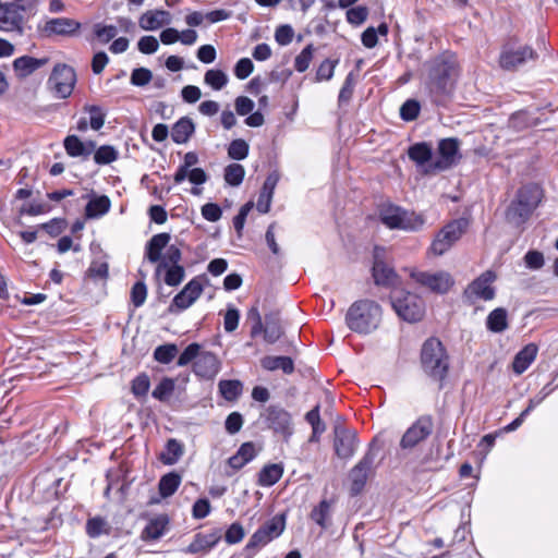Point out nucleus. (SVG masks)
Returning a JSON list of instances; mask_svg holds the SVG:
<instances>
[{"instance_id": "37998d69", "label": "nucleus", "mask_w": 558, "mask_h": 558, "mask_svg": "<svg viewBox=\"0 0 558 558\" xmlns=\"http://www.w3.org/2000/svg\"><path fill=\"white\" fill-rule=\"evenodd\" d=\"M272 537L260 526L250 538L245 546V550L250 553V557L260 547L267 545Z\"/></svg>"}, {"instance_id": "bf43d9fd", "label": "nucleus", "mask_w": 558, "mask_h": 558, "mask_svg": "<svg viewBox=\"0 0 558 558\" xmlns=\"http://www.w3.org/2000/svg\"><path fill=\"white\" fill-rule=\"evenodd\" d=\"M149 377L145 373H142L138 376H136L132 381V392L135 397L146 396L149 390Z\"/></svg>"}, {"instance_id": "de8ad7c7", "label": "nucleus", "mask_w": 558, "mask_h": 558, "mask_svg": "<svg viewBox=\"0 0 558 558\" xmlns=\"http://www.w3.org/2000/svg\"><path fill=\"white\" fill-rule=\"evenodd\" d=\"M204 82L213 89L220 90L227 85L228 76L221 70L210 69L205 73Z\"/></svg>"}, {"instance_id": "c9c22d12", "label": "nucleus", "mask_w": 558, "mask_h": 558, "mask_svg": "<svg viewBox=\"0 0 558 558\" xmlns=\"http://www.w3.org/2000/svg\"><path fill=\"white\" fill-rule=\"evenodd\" d=\"M409 158L417 166L427 165L433 156L432 146L425 142L416 143L410 146L408 150Z\"/></svg>"}, {"instance_id": "a18cd8bd", "label": "nucleus", "mask_w": 558, "mask_h": 558, "mask_svg": "<svg viewBox=\"0 0 558 558\" xmlns=\"http://www.w3.org/2000/svg\"><path fill=\"white\" fill-rule=\"evenodd\" d=\"M198 162V156L194 151H189L184 155L183 163L178 168L174 173V182L177 184L182 183L189 173V170Z\"/></svg>"}, {"instance_id": "7ed1b4c3", "label": "nucleus", "mask_w": 558, "mask_h": 558, "mask_svg": "<svg viewBox=\"0 0 558 558\" xmlns=\"http://www.w3.org/2000/svg\"><path fill=\"white\" fill-rule=\"evenodd\" d=\"M543 196V190L537 184L522 186L506 210L507 220L518 227L523 225L537 208Z\"/></svg>"}, {"instance_id": "6e6d98bb", "label": "nucleus", "mask_w": 558, "mask_h": 558, "mask_svg": "<svg viewBox=\"0 0 558 558\" xmlns=\"http://www.w3.org/2000/svg\"><path fill=\"white\" fill-rule=\"evenodd\" d=\"M420 102L415 99H408L400 108V117L403 121H413L418 117Z\"/></svg>"}, {"instance_id": "f3484780", "label": "nucleus", "mask_w": 558, "mask_h": 558, "mask_svg": "<svg viewBox=\"0 0 558 558\" xmlns=\"http://www.w3.org/2000/svg\"><path fill=\"white\" fill-rule=\"evenodd\" d=\"M33 9V4L3 2L0 8V29L4 32H22V12Z\"/></svg>"}, {"instance_id": "0eeeda50", "label": "nucleus", "mask_w": 558, "mask_h": 558, "mask_svg": "<svg viewBox=\"0 0 558 558\" xmlns=\"http://www.w3.org/2000/svg\"><path fill=\"white\" fill-rule=\"evenodd\" d=\"M459 149L460 141L458 138L440 140L437 147L438 157L427 165L425 173L445 171L453 167L461 158Z\"/></svg>"}, {"instance_id": "2f4dec72", "label": "nucleus", "mask_w": 558, "mask_h": 558, "mask_svg": "<svg viewBox=\"0 0 558 558\" xmlns=\"http://www.w3.org/2000/svg\"><path fill=\"white\" fill-rule=\"evenodd\" d=\"M508 326V313L504 307L493 310L486 318V328L492 332H504Z\"/></svg>"}, {"instance_id": "4d7b16f0", "label": "nucleus", "mask_w": 558, "mask_h": 558, "mask_svg": "<svg viewBox=\"0 0 558 558\" xmlns=\"http://www.w3.org/2000/svg\"><path fill=\"white\" fill-rule=\"evenodd\" d=\"M201 353V345L196 342L189 344L184 351L180 354L177 365L186 366L192 361H196Z\"/></svg>"}, {"instance_id": "aec40b11", "label": "nucleus", "mask_w": 558, "mask_h": 558, "mask_svg": "<svg viewBox=\"0 0 558 558\" xmlns=\"http://www.w3.org/2000/svg\"><path fill=\"white\" fill-rule=\"evenodd\" d=\"M220 368L217 356L211 352H201L197 360L193 364L195 375L210 379L215 377Z\"/></svg>"}, {"instance_id": "79ce46f5", "label": "nucleus", "mask_w": 558, "mask_h": 558, "mask_svg": "<svg viewBox=\"0 0 558 558\" xmlns=\"http://www.w3.org/2000/svg\"><path fill=\"white\" fill-rule=\"evenodd\" d=\"M93 153L94 161L99 166L109 165L119 158V151L111 145H102Z\"/></svg>"}, {"instance_id": "c85d7f7f", "label": "nucleus", "mask_w": 558, "mask_h": 558, "mask_svg": "<svg viewBox=\"0 0 558 558\" xmlns=\"http://www.w3.org/2000/svg\"><path fill=\"white\" fill-rule=\"evenodd\" d=\"M537 351L538 348L535 343H529L521 349L513 359V372L518 375L524 373L536 359Z\"/></svg>"}, {"instance_id": "1a4fd4ad", "label": "nucleus", "mask_w": 558, "mask_h": 558, "mask_svg": "<svg viewBox=\"0 0 558 558\" xmlns=\"http://www.w3.org/2000/svg\"><path fill=\"white\" fill-rule=\"evenodd\" d=\"M466 221L463 219L452 220L447 223L435 236L430 251L440 256L451 248L460 240L465 231Z\"/></svg>"}, {"instance_id": "20e7f679", "label": "nucleus", "mask_w": 558, "mask_h": 558, "mask_svg": "<svg viewBox=\"0 0 558 558\" xmlns=\"http://www.w3.org/2000/svg\"><path fill=\"white\" fill-rule=\"evenodd\" d=\"M345 319L351 330L369 333L378 327L381 320V308L371 300L357 301L350 306Z\"/></svg>"}, {"instance_id": "774afa93", "label": "nucleus", "mask_w": 558, "mask_h": 558, "mask_svg": "<svg viewBox=\"0 0 558 558\" xmlns=\"http://www.w3.org/2000/svg\"><path fill=\"white\" fill-rule=\"evenodd\" d=\"M244 535L243 526L240 523L234 522L226 531L225 541L228 544H236L243 539Z\"/></svg>"}, {"instance_id": "4be33fe9", "label": "nucleus", "mask_w": 558, "mask_h": 558, "mask_svg": "<svg viewBox=\"0 0 558 558\" xmlns=\"http://www.w3.org/2000/svg\"><path fill=\"white\" fill-rule=\"evenodd\" d=\"M221 538V533L219 530H215L208 534L197 533L194 536L192 543L184 549L186 554H198V553H208L211 548H214Z\"/></svg>"}, {"instance_id": "cd10ccee", "label": "nucleus", "mask_w": 558, "mask_h": 558, "mask_svg": "<svg viewBox=\"0 0 558 558\" xmlns=\"http://www.w3.org/2000/svg\"><path fill=\"white\" fill-rule=\"evenodd\" d=\"M373 277L376 284L386 287L395 286L398 280V276L395 270L380 260L377 253L375 254V262L373 265Z\"/></svg>"}, {"instance_id": "6ab92c4d", "label": "nucleus", "mask_w": 558, "mask_h": 558, "mask_svg": "<svg viewBox=\"0 0 558 558\" xmlns=\"http://www.w3.org/2000/svg\"><path fill=\"white\" fill-rule=\"evenodd\" d=\"M81 28V23L70 17H53L46 21L43 33L47 37L75 35Z\"/></svg>"}, {"instance_id": "c756f323", "label": "nucleus", "mask_w": 558, "mask_h": 558, "mask_svg": "<svg viewBox=\"0 0 558 558\" xmlns=\"http://www.w3.org/2000/svg\"><path fill=\"white\" fill-rule=\"evenodd\" d=\"M195 131V124L189 117H182L172 126L171 138L175 144H185Z\"/></svg>"}, {"instance_id": "e433bc0d", "label": "nucleus", "mask_w": 558, "mask_h": 558, "mask_svg": "<svg viewBox=\"0 0 558 558\" xmlns=\"http://www.w3.org/2000/svg\"><path fill=\"white\" fill-rule=\"evenodd\" d=\"M111 203L108 196L101 195L90 199L85 207L87 218H99L107 214Z\"/></svg>"}, {"instance_id": "412c9836", "label": "nucleus", "mask_w": 558, "mask_h": 558, "mask_svg": "<svg viewBox=\"0 0 558 558\" xmlns=\"http://www.w3.org/2000/svg\"><path fill=\"white\" fill-rule=\"evenodd\" d=\"M169 523V517L163 513L150 518L141 532V539L149 542L161 538L168 532Z\"/></svg>"}, {"instance_id": "9b49d317", "label": "nucleus", "mask_w": 558, "mask_h": 558, "mask_svg": "<svg viewBox=\"0 0 558 558\" xmlns=\"http://www.w3.org/2000/svg\"><path fill=\"white\" fill-rule=\"evenodd\" d=\"M434 429V422L430 415L420 416L403 434L400 447L403 450H411L427 439Z\"/></svg>"}, {"instance_id": "ddd939ff", "label": "nucleus", "mask_w": 558, "mask_h": 558, "mask_svg": "<svg viewBox=\"0 0 558 558\" xmlns=\"http://www.w3.org/2000/svg\"><path fill=\"white\" fill-rule=\"evenodd\" d=\"M262 418L267 427L272 429L276 434L289 438L292 435V417L290 413L279 405H269L262 413Z\"/></svg>"}, {"instance_id": "72a5a7b5", "label": "nucleus", "mask_w": 558, "mask_h": 558, "mask_svg": "<svg viewBox=\"0 0 558 558\" xmlns=\"http://www.w3.org/2000/svg\"><path fill=\"white\" fill-rule=\"evenodd\" d=\"M283 474V466L278 463L265 465L258 474V485L270 487L275 485Z\"/></svg>"}, {"instance_id": "338daca9", "label": "nucleus", "mask_w": 558, "mask_h": 558, "mask_svg": "<svg viewBox=\"0 0 558 558\" xmlns=\"http://www.w3.org/2000/svg\"><path fill=\"white\" fill-rule=\"evenodd\" d=\"M368 10L366 7H355L347 11V20L350 24L361 25L367 19Z\"/></svg>"}, {"instance_id": "dca6fc26", "label": "nucleus", "mask_w": 558, "mask_h": 558, "mask_svg": "<svg viewBox=\"0 0 558 558\" xmlns=\"http://www.w3.org/2000/svg\"><path fill=\"white\" fill-rule=\"evenodd\" d=\"M496 280V275L492 270L484 271L474 279L465 289L464 296L474 302L475 300L490 301L495 298L496 292L492 283Z\"/></svg>"}, {"instance_id": "e2e57ef3", "label": "nucleus", "mask_w": 558, "mask_h": 558, "mask_svg": "<svg viewBox=\"0 0 558 558\" xmlns=\"http://www.w3.org/2000/svg\"><path fill=\"white\" fill-rule=\"evenodd\" d=\"M147 296V288L143 281L136 282L131 290V301L135 307L142 306Z\"/></svg>"}, {"instance_id": "c03bdc74", "label": "nucleus", "mask_w": 558, "mask_h": 558, "mask_svg": "<svg viewBox=\"0 0 558 558\" xmlns=\"http://www.w3.org/2000/svg\"><path fill=\"white\" fill-rule=\"evenodd\" d=\"M221 396L228 401H234L242 393V384L239 380H221L218 385Z\"/></svg>"}, {"instance_id": "8fccbe9b", "label": "nucleus", "mask_w": 558, "mask_h": 558, "mask_svg": "<svg viewBox=\"0 0 558 558\" xmlns=\"http://www.w3.org/2000/svg\"><path fill=\"white\" fill-rule=\"evenodd\" d=\"M248 150L250 146L244 140H233L228 147V156L234 160H243L247 157Z\"/></svg>"}, {"instance_id": "4c0bfd02", "label": "nucleus", "mask_w": 558, "mask_h": 558, "mask_svg": "<svg viewBox=\"0 0 558 558\" xmlns=\"http://www.w3.org/2000/svg\"><path fill=\"white\" fill-rule=\"evenodd\" d=\"M181 484V476L175 472H170L159 480L158 489L162 498L172 496Z\"/></svg>"}, {"instance_id": "9d476101", "label": "nucleus", "mask_w": 558, "mask_h": 558, "mask_svg": "<svg viewBox=\"0 0 558 558\" xmlns=\"http://www.w3.org/2000/svg\"><path fill=\"white\" fill-rule=\"evenodd\" d=\"M537 58V52L531 46L514 47L511 44H506L500 52L499 64L504 70L512 71L529 60H536Z\"/></svg>"}, {"instance_id": "3c124183", "label": "nucleus", "mask_w": 558, "mask_h": 558, "mask_svg": "<svg viewBox=\"0 0 558 558\" xmlns=\"http://www.w3.org/2000/svg\"><path fill=\"white\" fill-rule=\"evenodd\" d=\"M314 51H315V48L312 44H308L295 58L294 60V69L300 72V73H303L305 72L310 64H311V61L313 59V54H314Z\"/></svg>"}, {"instance_id": "6e6552de", "label": "nucleus", "mask_w": 558, "mask_h": 558, "mask_svg": "<svg viewBox=\"0 0 558 558\" xmlns=\"http://www.w3.org/2000/svg\"><path fill=\"white\" fill-rule=\"evenodd\" d=\"M76 83L74 69L65 63H58L53 66L48 78V84L54 90L58 98L65 99L72 94Z\"/></svg>"}, {"instance_id": "4468645a", "label": "nucleus", "mask_w": 558, "mask_h": 558, "mask_svg": "<svg viewBox=\"0 0 558 558\" xmlns=\"http://www.w3.org/2000/svg\"><path fill=\"white\" fill-rule=\"evenodd\" d=\"M411 277L422 287L440 294L447 293L454 283L447 271H412Z\"/></svg>"}, {"instance_id": "69168bd1", "label": "nucleus", "mask_w": 558, "mask_h": 558, "mask_svg": "<svg viewBox=\"0 0 558 558\" xmlns=\"http://www.w3.org/2000/svg\"><path fill=\"white\" fill-rule=\"evenodd\" d=\"M243 416L239 412H232L230 413L225 422V427L227 433L230 435H234L239 433L243 426Z\"/></svg>"}, {"instance_id": "7c9ffc66", "label": "nucleus", "mask_w": 558, "mask_h": 558, "mask_svg": "<svg viewBox=\"0 0 558 558\" xmlns=\"http://www.w3.org/2000/svg\"><path fill=\"white\" fill-rule=\"evenodd\" d=\"M262 367L274 372L281 369L284 374H292L294 372L293 360L289 356H272L267 355L260 360Z\"/></svg>"}, {"instance_id": "f8f14e48", "label": "nucleus", "mask_w": 558, "mask_h": 558, "mask_svg": "<svg viewBox=\"0 0 558 558\" xmlns=\"http://www.w3.org/2000/svg\"><path fill=\"white\" fill-rule=\"evenodd\" d=\"M377 452L374 450V442L369 445L367 452L359 463L350 471L351 493L357 495L364 488L368 475L374 469Z\"/></svg>"}, {"instance_id": "58836bf2", "label": "nucleus", "mask_w": 558, "mask_h": 558, "mask_svg": "<svg viewBox=\"0 0 558 558\" xmlns=\"http://www.w3.org/2000/svg\"><path fill=\"white\" fill-rule=\"evenodd\" d=\"M111 526L102 517H94L86 522V533L90 538H97L101 535H108Z\"/></svg>"}, {"instance_id": "a211bd4d", "label": "nucleus", "mask_w": 558, "mask_h": 558, "mask_svg": "<svg viewBox=\"0 0 558 558\" xmlns=\"http://www.w3.org/2000/svg\"><path fill=\"white\" fill-rule=\"evenodd\" d=\"M359 446L356 433L341 426L335 428L333 447L336 454L340 459H350L355 453Z\"/></svg>"}, {"instance_id": "2eb2a0df", "label": "nucleus", "mask_w": 558, "mask_h": 558, "mask_svg": "<svg viewBox=\"0 0 558 558\" xmlns=\"http://www.w3.org/2000/svg\"><path fill=\"white\" fill-rule=\"evenodd\" d=\"M203 277H194L185 287L173 298L170 306V313H179L189 308L203 293Z\"/></svg>"}, {"instance_id": "ea45409f", "label": "nucleus", "mask_w": 558, "mask_h": 558, "mask_svg": "<svg viewBox=\"0 0 558 558\" xmlns=\"http://www.w3.org/2000/svg\"><path fill=\"white\" fill-rule=\"evenodd\" d=\"M331 514V505L328 500H322L311 512V519L317 523L322 529H327L329 525V518Z\"/></svg>"}, {"instance_id": "5fc2aeb1", "label": "nucleus", "mask_w": 558, "mask_h": 558, "mask_svg": "<svg viewBox=\"0 0 558 558\" xmlns=\"http://www.w3.org/2000/svg\"><path fill=\"white\" fill-rule=\"evenodd\" d=\"M339 63V60L336 59V60H330V59H326L324 60L317 71H316V81L317 82H322V81H329L332 78L333 76V73H335V69L337 66V64Z\"/></svg>"}, {"instance_id": "f03ea898", "label": "nucleus", "mask_w": 558, "mask_h": 558, "mask_svg": "<svg viewBox=\"0 0 558 558\" xmlns=\"http://www.w3.org/2000/svg\"><path fill=\"white\" fill-rule=\"evenodd\" d=\"M421 366L441 389L449 372V355L439 339L432 337L425 340L421 349Z\"/></svg>"}, {"instance_id": "a878e982", "label": "nucleus", "mask_w": 558, "mask_h": 558, "mask_svg": "<svg viewBox=\"0 0 558 558\" xmlns=\"http://www.w3.org/2000/svg\"><path fill=\"white\" fill-rule=\"evenodd\" d=\"M48 63V58L22 56L13 61V69L19 77H26Z\"/></svg>"}, {"instance_id": "473e14b6", "label": "nucleus", "mask_w": 558, "mask_h": 558, "mask_svg": "<svg viewBox=\"0 0 558 558\" xmlns=\"http://www.w3.org/2000/svg\"><path fill=\"white\" fill-rule=\"evenodd\" d=\"M282 336V328L278 313H270L265 316L264 340L275 343Z\"/></svg>"}, {"instance_id": "680f3d73", "label": "nucleus", "mask_w": 558, "mask_h": 558, "mask_svg": "<svg viewBox=\"0 0 558 558\" xmlns=\"http://www.w3.org/2000/svg\"><path fill=\"white\" fill-rule=\"evenodd\" d=\"M153 80V73L146 68H137L132 71L131 84L134 86H145Z\"/></svg>"}, {"instance_id": "49530a36", "label": "nucleus", "mask_w": 558, "mask_h": 558, "mask_svg": "<svg viewBox=\"0 0 558 558\" xmlns=\"http://www.w3.org/2000/svg\"><path fill=\"white\" fill-rule=\"evenodd\" d=\"M245 169L240 163H231L225 169V180L231 186H239L244 179Z\"/></svg>"}, {"instance_id": "423d86ee", "label": "nucleus", "mask_w": 558, "mask_h": 558, "mask_svg": "<svg viewBox=\"0 0 558 558\" xmlns=\"http://www.w3.org/2000/svg\"><path fill=\"white\" fill-rule=\"evenodd\" d=\"M391 305L397 315L405 322H417L424 316L423 300L410 292L395 291L391 295Z\"/></svg>"}, {"instance_id": "5701e85b", "label": "nucleus", "mask_w": 558, "mask_h": 558, "mask_svg": "<svg viewBox=\"0 0 558 558\" xmlns=\"http://www.w3.org/2000/svg\"><path fill=\"white\" fill-rule=\"evenodd\" d=\"M171 14L165 10H148L142 14L138 24L144 31H156L171 23Z\"/></svg>"}, {"instance_id": "13d9d810", "label": "nucleus", "mask_w": 558, "mask_h": 558, "mask_svg": "<svg viewBox=\"0 0 558 558\" xmlns=\"http://www.w3.org/2000/svg\"><path fill=\"white\" fill-rule=\"evenodd\" d=\"M182 258L180 248L177 245H168L165 258L158 264L157 271L160 272L162 268H166L168 263L172 265H179Z\"/></svg>"}, {"instance_id": "052dcab7", "label": "nucleus", "mask_w": 558, "mask_h": 558, "mask_svg": "<svg viewBox=\"0 0 558 558\" xmlns=\"http://www.w3.org/2000/svg\"><path fill=\"white\" fill-rule=\"evenodd\" d=\"M89 113V125L93 130L98 131L105 124L106 114L98 106H87L85 108Z\"/></svg>"}, {"instance_id": "39448f33", "label": "nucleus", "mask_w": 558, "mask_h": 558, "mask_svg": "<svg viewBox=\"0 0 558 558\" xmlns=\"http://www.w3.org/2000/svg\"><path fill=\"white\" fill-rule=\"evenodd\" d=\"M380 221L389 229L416 231L423 227L425 219L422 215L408 211L396 205H384L379 210Z\"/></svg>"}, {"instance_id": "a19ab883", "label": "nucleus", "mask_w": 558, "mask_h": 558, "mask_svg": "<svg viewBox=\"0 0 558 558\" xmlns=\"http://www.w3.org/2000/svg\"><path fill=\"white\" fill-rule=\"evenodd\" d=\"M175 388V380L170 377H165L160 380V383L155 387L151 392V396L161 402H167L171 395L173 393Z\"/></svg>"}, {"instance_id": "f704fd0d", "label": "nucleus", "mask_w": 558, "mask_h": 558, "mask_svg": "<svg viewBox=\"0 0 558 558\" xmlns=\"http://www.w3.org/2000/svg\"><path fill=\"white\" fill-rule=\"evenodd\" d=\"M184 453L183 445L174 439H168L166 444V450L159 457L160 461L166 465L175 464Z\"/></svg>"}, {"instance_id": "bb28decb", "label": "nucleus", "mask_w": 558, "mask_h": 558, "mask_svg": "<svg viewBox=\"0 0 558 558\" xmlns=\"http://www.w3.org/2000/svg\"><path fill=\"white\" fill-rule=\"evenodd\" d=\"M278 181L279 174L276 171L267 175L257 201V210L259 213L266 214L269 211L274 191Z\"/></svg>"}, {"instance_id": "0e129e2a", "label": "nucleus", "mask_w": 558, "mask_h": 558, "mask_svg": "<svg viewBox=\"0 0 558 558\" xmlns=\"http://www.w3.org/2000/svg\"><path fill=\"white\" fill-rule=\"evenodd\" d=\"M118 34V29L114 25H95V35L104 44L109 43Z\"/></svg>"}, {"instance_id": "864d4df0", "label": "nucleus", "mask_w": 558, "mask_h": 558, "mask_svg": "<svg viewBox=\"0 0 558 558\" xmlns=\"http://www.w3.org/2000/svg\"><path fill=\"white\" fill-rule=\"evenodd\" d=\"M355 84H356V80H355L354 73L350 72L347 75V77L343 82V85L339 92L338 101H339L340 106L343 104H348L351 100Z\"/></svg>"}, {"instance_id": "b1692460", "label": "nucleus", "mask_w": 558, "mask_h": 558, "mask_svg": "<svg viewBox=\"0 0 558 558\" xmlns=\"http://www.w3.org/2000/svg\"><path fill=\"white\" fill-rule=\"evenodd\" d=\"M66 154L71 157L87 159L96 148L94 141L82 142L76 135H69L63 142Z\"/></svg>"}, {"instance_id": "09e8293b", "label": "nucleus", "mask_w": 558, "mask_h": 558, "mask_svg": "<svg viewBox=\"0 0 558 558\" xmlns=\"http://www.w3.org/2000/svg\"><path fill=\"white\" fill-rule=\"evenodd\" d=\"M178 347L174 343L159 345L154 351V359L162 364H169L175 357Z\"/></svg>"}, {"instance_id": "603ef678", "label": "nucleus", "mask_w": 558, "mask_h": 558, "mask_svg": "<svg viewBox=\"0 0 558 558\" xmlns=\"http://www.w3.org/2000/svg\"><path fill=\"white\" fill-rule=\"evenodd\" d=\"M166 269V276H165V282L166 284L170 287L179 286L184 277H185V270L184 267L181 265H171L165 268Z\"/></svg>"}, {"instance_id": "393cba45", "label": "nucleus", "mask_w": 558, "mask_h": 558, "mask_svg": "<svg viewBox=\"0 0 558 558\" xmlns=\"http://www.w3.org/2000/svg\"><path fill=\"white\" fill-rule=\"evenodd\" d=\"M170 239V234L166 232L153 235L146 244L145 257L153 264H159L162 260L161 252L168 246Z\"/></svg>"}, {"instance_id": "f257e3e1", "label": "nucleus", "mask_w": 558, "mask_h": 558, "mask_svg": "<svg viewBox=\"0 0 558 558\" xmlns=\"http://www.w3.org/2000/svg\"><path fill=\"white\" fill-rule=\"evenodd\" d=\"M425 84L436 101L449 96L458 77V62L454 54L446 51L424 64Z\"/></svg>"}]
</instances>
